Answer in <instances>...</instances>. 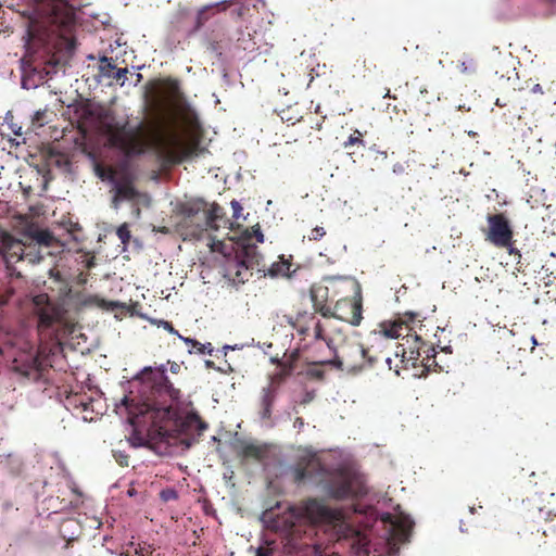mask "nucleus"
Masks as SVG:
<instances>
[{
	"label": "nucleus",
	"instance_id": "864d4df0",
	"mask_svg": "<svg viewBox=\"0 0 556 556\" xmlns=\"http://www.w3.org/2000/svg\"><path fill=\"white\" fill-rule=\"evenodd\" d=\"M170 371L173 374H178V371L180 370V365H178L177 363L173 362L170 363Z\"/></svg>",
	"mask_w": 556,
	"mask_h": 556
},
{
	"label": "nucleus",
	"instance_id": "f3484780",
	"mask_svg": "<svg viewBox=\"0 0 556 556\" xmlns=\"http://www.w3.org/2000/svg\"><path fill=\"white\" fill-rule=\"evenodd\" d=\"M134 182V174L126 166H122L117 179L113 182L114 197L112 204L115 208L118 207L122 201H134L139 198L140 193L135 188Z\"/></svg>",
	"mask_w": 556,
	"mask_h": 556
},
{
	"label": "nucleus",
	"instance_id": "cd10ccee",
	"mask_svg": "<svg viewBox=\"0 0 556 556\" xmlns=\"http://www.w3.org/2000/svg\"><path fill=\"white\" fill-rule=\"evenodd\" d=\"M205 215L207 216V228L218 229L217 222L223 218L224 210L216 203H213L207 210L205 207Z\"/></svg>",
	"mask_w": 556,
	"mask_h": 556
},
{
	"label": "nucleus",
	"instance_id": "f704fd0d",
	"mask_svg": "<svg viewBox=\"0 0 556 556\" xmlns=\"http://www.w3.org/2000/svg\"><path fill=\"white\" fill-rule=\"evenodd\" d=\"M354 144H359V146H365V142H364V139H363V134L355 129L348 138L346 141H344L343 143V147L344 149H348L349 147L351 146H354Z\"/></svg>",
	"mask_w": 556,
	"mask_h": 556
},
{
	"label": "nucleus",
	"instance_id": "9d476101",
	"mask_svg": "<svg viewBox=\"0 0 556 556\" xmlns=\"http://www.w3.org/2000/svg\"><path fill=\"white\" fill-rule=\"evenodd\" d=\"M33 312L38 317V329L46 330L53 325H61L70 332L74 331V325L67 319L64 307L50 300L47 293H40L33 298Z\"/></svg>",
	"mask_w": 556,
	"mask_h": 556
},
{
	"label": "nucleus",
	"instance_id": "c756f323",
	"mask_svg": "<svg viewBox=\"0 0 556 556\" xmlns=\"http://www.w3.org/2000/svg\"><path fill=\"white\" fill-rule=\"evenodd\" d=\"M291 263L283 257L280 261L274 262L267 269V274L270 277L289 276Z\"/></svg>",
	"mask_w": 556,
	"mask_h": 556
},
{
	"label": "nucleus",
	"instance_id": "8fccbe9b",
	"mask_svg": "<svg viewBox=\"0 0 556 556\" xmlns=\"http://www.w3.org/2000/svg\"><path fill=\"white\" fill-rule=\"evenodd\" d=\"M506 250H508V253L510 255H515V256H518L519 258L521 257V253L518 249L514 248L513 244L509 245L508 248H505Z\"/></svg>",
	"mask_w": 556,
	"mask_h": 556
},
{
	"label": "nucleus",
	"instance_id": "e433bc0d",
	"mask_svg": "<svg viewBox=\"0 0 556 556\" xmlns=\"http://www.w3.org/2000/svg\"><path fill=\"white\" fill-rule=\"evenodd\" d=\"M115 68L116 66L114 65L112 58L102 56L100 59V71L103 75L110 76V73Z\"/></svg>",
	"mask_w": 556,
	"mask_h": 556
},
{
	"label": "nucleus",
	"instance_id": "c03bdc74",
	"mask_svg": "<svg viewBox=\"0 0 556 556\" xmlns=\"http://www.w3.org/2000/svg\"><path fill=\"white\" fill-rule=\"evenodd\" d=\"M314 333H315V338L318 339V340H324V329H323V326L319 321H317L315 324V327H314Z\"/></svg>",
	"mask_w": 556,
	"mask_h": 556
},
{
	"label": "nucleus",
	"instance_id": "1a4fd4ad",
	"mask_svg": "<svg viewBox=\"0 0 556 556\" xmlns=\"http://www.w3.org/2000/svg\"><path fill=\"white\" fill-rule=\"evenodd\" d=\"M333 283L342 285L352 295L336 301L331 311V318L345 321L352 326H359L363 320V295L362 287L353 278H328Z\"/></svg>",
	"mask_w": 556,
	"mask_h": 556
},
{
	"label": "nucleus",
	"instance_id": "5701e85b",
	"mask_svg": "<svg viewBox=\"0 0 556 556\" xmlns=\"http://www.w3.org/2000/svg\"><path fill=\"white\" fill-rule=\"evenodd\" d=\"M278 394V391L270 387H265L262 389L260 403L262 406V417L263 418H269L271 415V407L276 400V396Z\"/></svg>",
	"mask_w": 556,
	"mask_h": 556
},
{
	"label": "nucleus",
	"instance_id": "9b49d317",
	"mask_svg": "<svg viewBox=\"0 0 556 556\" xmlns=\"http://www.w3.org/2000/svg\"><path fill=\"white\" fill-rule=\"evenodd\" d=\"M206 206L207 204L200 199L179 204L178 214L181 218L177 226L182 236L199 238L207 229Z\"/></svg>",
	"mask_w": 556,
	"mask_h": 556
},
{
	"label": "nucleus",
	"instance_id": "4be33fe9",
	"mask_svg": "<svg viewBox=\"0 0 556 556\" xmlns=\"http://www.w3.org/2000/svg\"><path fill=\"white\" fill-rule=\"evenodd\" d=\"M328 288L327 287H320V288H312L311 289V300L313 303V307L315 312L319 313L325 318H331V311L332 307L328 305L327 299H328Z\"/></svg>",
	"mask_w": 556,
	"mask_h": 556
},
{
	"label": "nucleus",
	"instance_id": "338daca9",
	"mask_svg": "<svg viewBox=\"0 0 556 556\" xmlns=\"http://www.w3.org/2000/svg\"><path fill=\"white\" fill-rule=\"evenodd\" d=\"M399 357H400V353H399V352H396V353H395V358L397 359Z\"/></svg>",
	"mask_w": 556,
	"mask_h": 556
},
{
	"label": "nucleus",
	"instance_id": "f257e3e1",
	"mask_svg": "<svg viewBox=\"0 0 556 556\" xmlns=\"http://www.w3.org/2000/svg\"><path fill=\"white\" fill-rule=\"evenodd\" d=\"M24 17L23 40L27 55L39 48L51 50L64 46L74 49L75 9L64 0H31L21 12Z\"/></svg>",
	"mask_w": 556,
	"mask_h": 556
},
{
	"label": "nucleus",
	"instance_id": "603ef678",
	"mask_svg": "<svg viewBox=\"0 0 556 556\" xmlns=\"http://www.w3.org/2000/svg\"><path fill=\"white\" fill-rule=\"evenodd\" d=\"M531 91H532L533 93H540V94H543V93H544L543 88H542V86H541L540 84H535V85L532 87Z\"/></svg>",
	"mask_w": 556,
	"mask_h": 556
},
{
	"label": "nucleus",
	"instance_id": "a878e982",
	"mask_svg": "<svg viewBox=\"0 0 556 556\" xmlns=\"http://www.w3.org/2000/svg\"><path fill=\"white\" fill-rule=\"evenodd\" d=\"M94 170H96V175L100 179L108 180L113 184L117 179V177L121 173V167L116 168L113 166H105V165L97 164L94 167Z\"/></svg>",
	"mask_w": 556,
	"mask_h": 556
},
{
	"label": "nucleus",
	"instance_id": "052dcab7",
	"mask_svg": "<svg viewBox=\"0 0 556 556\" xmlns=\"http://www.w3.org/2000/svg\"><path fill=\"white\" fill-rule=\"evenodd\" d=\"M159 231L162 233H168V229L166 227L160 228Z\"/></svg>",
	"mask_w": 556,
	"mask_h": 556
},
{
	"label": "nucleus",
	"instance_id": "79ce46f5",
	"mask_svg": "<svg viewBox=\"0 0 556 556\" xmlns=\"http://www.w3.org/2000/svg\"><path fill=\"white\" fill-rule=\"evenodd\" d=\"M256 556H278L277 552L269 546L258 547L256 551Z\"/></svg>",
	"mask_w": 556,
	"mask_h": 556
},
{
	"label": "nucleus",
	"instance_id": "49530a36",
	"mask_svg": "<svg viewBox=\"0 0 556 556\" xmlns=\"http://www.w3.org/2000/svg\"><path fill=\"white\" fill-rule=\"evenodd\" d=\"M135 552H136V554H138L140 556H149V555L152 554V551H151L150 546L136 548Z\"/></svg>",
	"mask_w": 556,
	"mask_h": 556
},
{
	"label": "nucleus",
	"instance_id": "5fc2aeb1",
	"mask_svg": "<svg viewBox=\"0 0 556 556\" xmlns=\"http://www.w3.org/2000/svg\"><path fill=\"white\" fill-rule=\"evenodd\" d=\"M67 406H74V407H79V406H83L84 409H87V406L88 404H84V403H68L66 404Z\"/></svg>",
	"mask_w": 556,
	"mask_h": 556
},
{
	"label": "nucleus",
	"instance_id": "6e6552de",
	"mask_svg": "<svg viewBox=\"0 0 556 556\" xmlns=\"http://www.w3.org/2000/svg\"><path fill=\"white\" fill-rule=\"evenodd\" d=\"M154 149L159 160L169 166L180 164L203 152L197 139L186 141L176 132L157 137L154 141Z\"/></svg>",
	"mask_w": 556,
	"mask_h": 556
},
{
	"label": "nucleus",
	"instance_id": "bb28decb",
	"mask_svg": "<svg viewBox=\"0 0 556 556\" xmlns=\"http://www.w3.org/2000/svg\"><path fill=\"white\" fill-rule=\"evenodd\" d=\"M413 521L408 518H400L394 522L396 535L401 542H406L413 529Z\"/></svg>",
	"mask_w": 556,
	"mask_h": 556
},
{
	"label": "nucleus",
	"instance_id": "a211bd4d",
	"mask_svg": "<svg viewBox=\"0 0 556 556\" xmlns=\"http://www.w3.org/2000/svg\"><path fill=\"white\" fill-rule=\"evenodd\" d=\"M231 450L243 463L248 460L263 462L268 456V447L265 444H255L245 440H235Z\"/></svg>",
	"mask_w": 556,
	"mask_h": 556
},
{
	"label": "nucleus",
	"instance_id": "39448f33",
	"mask_svg": "<svg viewBox=\"0 0 556 556\" xmlns=\"http://www.w3.org/2000/svg\"><path fill=\"white\" fill-rule=\"evenodd\" d=\"M324 490L329 497L337 501L367 494L364 476L348 464H341L329 472Z\"/></svg>",
	"mask_w": 556,
	"mask_h": 556
},
{
	"label": "nucleus",
	"instance_id": "0eeeda50",
	"mask_svg": "<svg viewBox=\"0 0 556 556\" xmlns=\"http://www.w3.org/2000/svg\"><path fill=\"white\" fill-rule=\"evenodd\" d=\"M390 346V342H386L379 333L370 331L368 336L367 346L361 344H352L343 352L345 356L356 366L352 371H361L365 368H371L383 361L389 370H392V358L386 354V350Z\"/></svg>",
	"mask_w": 556,
	"mask_h": 556
},
{
	"label": "nucleus",
	"instance_id": "680f3d73",
	"mask_svg": "<svg viewBox=\"0 0 556 556\" xmlns=\"http://www.w3.org/2000/svg\"><path fill=\"white\" fill-rule=\"evenodd\" d=\"M232 206H233L235 208H236V207L241 208V207H240V205H239V203H238L237 201H232Z\"/></svg>",
	"mask_w": 556,
	"mask_h": 556
},
{
	"label": "nucleus",
	"instance_id": "4d7b16f0",
	"mask_svg": "<svg viewBox=\"0 0 556 556\" xmlns=\"http://www.w3.org/2000/svg\"><path fill=\"white\" fill-rule=\"evenodd\" d=\"M460 70H462L463 73L469 72V67L467 66L466 62H463L460 64Z\"/></svg>",
	"mask_w": 556,
	"mask_h": 556
},
{
	"label": "nucleus",
	"instance_id": "423d86ee",
	"mask_svg": "<svg viewBox=\"0 0 556 556\" xmlns=\"http://www.w3.org/2000/svg\"><path fill=\"white\" fill-rule=\"evenodd\" d=\"M103 127L110 144L121 150L126 156L140 155L146 152L147 140L142 122L130 126L128 121H111Z\"/></svg>",
	"mask_w": 556,
	"mask_h": 556
},
{
	"label": "nucleus",
	"instance_id": "6ab92c4d",
	"mask_svg": "<svg viewBox=\"0 0 556 556\" xmlns=\"http://www.w3.org/2000/svg\"><path fill=\"white\" fill-rule=\"evenodd\" d=\"M414 342L416 343V350L412 351L408 356L413 367H416L418 362L427 369L439 366L435 359L437 350L433 344L427 343L417 334H414Z\"/></svg>",
	"mask_w": 556,
	"mask_h": 556
},
{
	"label": "nucleus",
	"instance_id": "473e14b6",
	"mask_svg": "<svg viewBox=\"0 0 556 556\" xmlns=\"http://www.w3.org/2000/svg\"><path fill=\"white\" fill-rule=\"evenodd\" d=\"M179 339H181L190 348V352L192 350H197V352L199 354L212 355V353H213V346L211 343L203 344V343L197 341L195 339L186 338L182 336H179Z\"/></svg>",
	"mask_w": 556,
	"mask_h": 556
},
{
	"label": "nucleus",
	"instance_id": "72a5a7b5",
	"mask_svg": "<svg viewBox=\"0 0 556 556\" xmlns=\"http://www.w3.org/2000/svg\"><path fill=\"white\" fill-rule=\"evenodd\" d=\"M403 339H406L407 348H402L401 358L399 359V362L403 364V368H406L407 364L410 362L408 361L410 352L416 350V343L414 342V336L410 333L408 337H404Z\"/></svg>",
	"mask_w": 556,
	"mask_h": 556
},
{
	"label": "nucleus",
	"instance_id": "f8f14e48",
	"mask_svg": "<svg viewBox=\"0 0 556 556\" xmlns=\"http://www.w3.org/2000/svg\"><path fill=\"white\" fill-rule=\"evenodd\" d=\"M291 470L293 481L298 484L306 481L319 484L326 481L330 472L314 453L301 455Z\"/></svg>",
	"mask_w": 556,
	"mask_h": 556
},
{
	"label": "nucleus",
	"instance_id": "de8ad7c7",
	"mask_svg": "<svg viewBox=\"0 0 556 556\" xmlns=\"http://www.w3.org/2000/svg\"><path fill=\"white\" fill-rule=\"evenodd\" d=\"M116 457V460L117 463L121 465V466H128V455H123L121 454L119 456H115Z\"/></svg>",
	"mask_w": 556,
	"mask_h": 556
},
{
	"label": "nucleus",
	"instance_id": "ddd939ff",
	"mask_svg": "<svg viewBox=\"0 0 556 556\" xmlns=\"http://www.w3.org/2000/svg\"><path fill=\"white\" fill-rule=\"evenodd\" d=\"M300 528H293L286 538L285 547L288 553L294 556H340L339 554H324L314 543L313 535L315 530L308 526L303 531Z\"/></svg>",
	"mask_w": 556,
	"mask_h": 556
},
{
	"label": "nucleus",
	"instance_id": "4468645a",
	"mask_svg": "<svg viewBox=\"0 0 556 556\" xmlns=\"http://www.w3.org/2000/svg\"><path fill=\"white\" fill-rule=\"evenodd\" d=\"M419 314L406 312L402 317L394 320H383L378 324L377 328L372 330L374 333H379L386 342L390 340L404 338L409 336L413 330L412 324L416 320L419 321Z\"/></svg>",
	"mask_w": 556,
	"mask_h": 556
},
{
	"label": "nucleus",
	"instance_id": "13d9d810",
	"mask_svg": "<svg viewBox=\"0 0 556 556\" xmlns=\"http://www.w3.org/2000/svg\"><path fill=\"white\" fill-rule=\"evenodd\" d=\"M315 113H316V114H318V115H320V116H323V115H321V111H320V105H319V104H317V105L315 106Z\"/></svg>",
	"mask_w": 556,
	"mask_h": 556
},
{
	"label": "nucleus",
	"instance_id": "2eb2a0df",
	"mask_svg": "<svg viewBox=\"0 0 556 556\" xmlns=\"http://www.w3.org/2000/svg\"><path fill=\"white\" fill-rule=\"evenodd\" d=\"M486 240L496 248H508L514 241V231L508 218L503 214H489Z\"/></svg>",
	"mask_w": 556,
	"mask_h": 556
},
{
	"label": "nucleus",
	"instance_id": "bf43d9fd",
	"mask_svg": "<svg viewBox=\"0 0 556 556\" xmlns=\"http://www.w3.org/2000/svg\"><path fill=\"white\" fill-rule=\"evenodd\" d=\"M531 342H532L531 350H533L535 348V345L538 344L535 337L531 338Z\"/></svg>",
	"mask_w": 556,
	"mask_h": 556
},
{
	"label": "nucleus",
	"instance_id": "2f4dec72",
	"mask_svg": "<svg viewBox=\"0 0 556 556\" xmlns=\"http://www.w3.org/2000/svg\"><path fill=\"white\" fill-rule=\"evenodd\" d=\"M279 368L280 369L277 372L270 376L268 384V387L270 388L275 387V390L277 391L279 390L280 386L286 381V379L293 374V371H291L285 366H279Z\"/></svg>",
	"mask_w": 556,
	"mask_h": 556
},
{
	"label": "nucleus",
	"instance_id": "e2e57ef3",
	"mask_svg": "<svg viewBox=\"0 0 556 556\" xmlns=\"http://www.w3.org/2000/svg\"><path fill=\"white\" fill-rule=\"evenodd\" d=\"M135 493H136L135 489H129V490H128V494H129L130 496L135 495Z\"/></svg>",
	"mask_w": 556,
	"mask_h": 556
},
{
	"label": "nucleus",
	"instance_id": "a18cd8bd",
	"mask_svg": "<svg viewBox=\"0 0 556 556\" xmlns=\"http://www.w3.org/2000/svg\"><path fill=\"white\" fill-rule=\"evenodd\" d=\"M100 305L102 307L110 308V309H114L115 307H124V305L118 302H106L104 300L101 301Z\"/></svg>",
	"mask_w": 556,
	"mask_h": 556
},
{
	"label": "nucleus",
	"instance_id": "b1692460",
	"mask_svg": "<svg viewBox=\"0 0 556 556\" xmlns=\"http://www.w3.org/2000/svg\"><path fill=\"white\" fill-rule=\"evenodd\" d=\"M15 369L28 378H38L42 370V361L38 355L31 356L28 364L16 366Z\"/></svg>",
	"mask_w": 556,
	"mask_h": 556
},
{
	"label": "nucleus",
	"instance_id": "3c124183",
	"mask_svg": "<svg viewBox=\"0 0 556 556\" xmlns=\"http://www.w3.org/2000/svg\"><path fill=\"white\" fill-rule=\"evenodd\" d=\"M305 422H304V419L302 417H296L295 420H294V427L295 428H299V429H302L304 427Z\"/></svg>",
	"mask_w": 556,
	"mask_h": 556
},
{
	"label": "nucleus",
	"instance_id": "dca6fc26",
	"mask_svg": "<svg viewBox=\"0 0 556 556\" xmlns=\"http://www.w3.org/2000/svg\"><path fill=\"white\" fill-rule=\"evenodd\" d=\"M303 510L314 521L337 523L343 520L341 509L331 508L323 500L307 498L303 502Z\"/></svg>",
	"mask_w": 556,
	"mask_h": 556
},
{
	"label": "nucleus",
	"instance_id": "20e7f679",
	"mask_svg": "<svg viewBox=\"0 0 556 556\" xmlns=\"http://www.w3.org/2000/svg\"><path fill=\"white\" fill-rule=\"evenodd\" d=\"M166 367H146L138 375L143 388L150 392L140 404L139 414L148 416L153 426H159L164 420L174 418L177 414L175 406L179 404L181 391L173 386L166 376Z\"/></svg>",
	"mask_w": 556,
	"mask_h": 556
},
{
	"label": "nucleus",
	"instance_id": "aec40b11",
	"mask_svg": "<svg viewBox=\"0 0 556 556\" xmlns=\"http://www.w3.org/2000/svg\"><path fill=\"white\" fill-rule=\"evenodd\" d=\"M325 365H333L341 370L346 369L349 371H352L351 369H354L356 367L353 364V362L345 356L343 352L342 355H337L331 361L311 364L308 368L304 371V375L309 379L321 381L325 378V370L321 367ZM296 374L302 375L303 371H296Z\"/></svg>",
	"mask_w": 556,
	"mask_h": 556
},
{
	"label": "nucleus",
	"instance_id": "09e8293b",
	"mask_svg": "<svg viewBox=\"0 0 556 556\" xmlns=\"http://www.w3.org/2000/svg\"><path fill=\"white\" fill-rule=\"evenodd\" d=\"M326 116L323 115L320 116V118H318L313 125H312V128L316 129V130H320L321 127H323V123L325 121Z\"/></svg>",
	"mask_w": 556,
	"mask_h": 556
},
{
	"label": "nucleus",
	"instance_id": "6e6d98bb",
	"mask_svg": "<svg viewBox=\"0 0 556 556\" xmlns=\"http://www.w3.org/2000/svg\"><path fill=\"white\" fill-rule=\"evenodd\" d=\"M294 328L298 330V332L300 334H305L307 332V330H308L307 328H304V327H299L298 328L296 326H294Z\"/></svg>",
	"mask_w": 556,
	"mask_h": 556
},
{
	"label": "nucleus",
	"instance_id": "37998d69",
	"mask_svg": "<svg viewBox=\"0 0 556 556\" xmlns=\"http://www.w3.org/2000/svg\"><path fill=\"white\" fill-rule=\"evenodd\" d=\"M116 72L115 74L113 75V77L116 79V80H125L126 79V76H127V73H128V70L126 67L124 68H115Z\"/></svg>",
	"mask_w": 556,
	"mask_h": 556
},
{
	"label": "nucleus",
	"instance_id": "7ed1b4c3",
	"mask_svg": "<svg viewBox=\"0 0 556 556\" xmlns=\"http://www.w3.org/2000/svg\"><path fill=\"white\" fill-rule=\"evenodd\" d=\"M253 237L257 242L264 241L263 232L256 228L252 230V233L247 230L242 238L237 242H230L229 247L223 241L212 244L213 251L223 253V276L232 285H243L252 277L254 270L266 271L263 257L256 244L252 243Z\"/></svg>",
	"mask_w": 556,
	"mask_h": 556
},
{
	"label": "nucleus",
	"instance_id": "c85d7f7f",
	"mask_svg": "<svg viewBox=\"0 0 556 556\" xmlns=\"http://www.w3.org/2000/svg\"><path fill=\"white\" fill-rule=\"evenodd\" d=\"M164 94L169 99H176L180 93L179 81L175 78L167 77L161 80Z\"/></svg>",
	"mask_w": 556,
	"mask_h": 556
},
{
	"label": "nucleus",
	"instance_id": "a19ab883",
	"mask_svg": "<svg viewBox=\"0 0 556 556\" xmlns=\"http://www.w3.org/2000/svg\"><path fill=\"white\" fill-rule=\"evenodd\" d=\"M155 324L159 326V327H163L165 330H167L168 332L173 333V334H176V336H180L179 332L174 328L173 324L170 321H167V320H157L155 321Z\"/></svg>",
	"mask_w": 556,
	"mask_h": 556
},
{
	"label": "nucleus",
	"instance_id": "393cba45",
	"mask_svg": "<svg viewBox=\"0 0 556 556\" xmlns=\"http://www.w3.org/2000/svg\"><path fill=\"white\" fill-rule=\"evenodd\" d=\"M301 354L299 350H293L291 353L287 354L285 353L282 359H279L277 357H271V362L277 364L278 366H285L291 371L295 372L299 368V361H300Z\"/></svg>",
	"mask_w": 556,
	"mask_h": 556
},
{
	"label": "nucleus",
	"instance_id": "4c0bfd02",
	"mask_svg": "<svg viewBox=\"0 0 556 556\" xmlns=\"http://www.w3.org/2000/svg\"><path fill=\"white\" fill-rule=\"evenodd\" d=\"M160 497L164 502L176 501L178 498V493L176 490L167 488L160 492Z\"/></svg>",
	"mask_w": 556,
	"mask_h": 556
},
{
	"label": "nucleus",
	"instance_id": "7c9ffc66",
	"mask_svg": "<svg viewBox=\"0 0 556 556\" xmlns=\"http://www.w3.org/2000/svg\"><path fill=\"white\" fill-rule=\"evenodd\" d=\"M237 47L248 52H254L257 50V43L249 31L240 33V36L237 38Z\"/></svg>",
	"mask_w": 556,
	"mask_h": 556
},
{
	"label": "nucleus",
	"instance_id": "58836bf2",
	"mask_svg": "<svg viewBox=\"0 0 556 556\" xmlns=\"http://www.w3.org/2000/svg\"><path fill=\"white\" fill-rule=\"evenodd\" d=\"M325 236H326V230L324 229V227L317 226L311 230L307 238L311 241H318L321 238H324Z\"/></svg>",
	"mask_w": 556,
	"mask_h": 556
},
{
	"label": "nucleus",
	"instance_id": "69168bd1",
	"mask_svg": "<svg viewBox=\"0 0 556 556\" xmlns=\"http://www.w3.org/2000/svg\"><path fill=\"white\" fill-rule=\"evenodd\" d=\"M476 511V508L475 507H471L470 508V513L473 514Z\"/></svg>",
	"mask_w": 556,
	"mask_h": 556
},
{
	"label": "nucleus",
	"instance_id": "ea45409f",
	"mask_svg": "<svg viewBox=\"0 0 556 556\" xmlns=\"http://www.w3.org/2000/svg\"><path fill=\"white\" fill-rule=\"evenodd\" d=\"M47 111L46 110H39L35 113L33 123L38 126H43L47 122L46 119Z\"/></svg>",
	"mask_w": 556,
	"mask_h": 556
},
{
	"label": "nucleus",
	"instance_id": "f03ea898",
	"mask_svg": "<svg viewBox=\"0 0 556 556\" xmlns=\"http://www.w3.org/2000/svg\"><path fill=\"white\" fill-rule=\"evenodd\" d=\"M20 235L21 239L5 231L0 235V262L11 271V275L14 270L13 264L20 261H28L30 264L39 263L43 260L41 249L50 248L56 242L49 229L34 222L23 225ZM11 296L12 291H2V285H0V306L5 305Z\"/></svg>",
	"mask_w": 556,
	"mask_h": 556
},
{
	"label": "nucleus",
	"instance_id": "0e129e2a",
	"mask_svg": "<svg viewBox=\"0 0 556 556\" xmlns=\"http://www.w3.org/2000/svg\"><path fill=\"white\" fill-rule=\"evenodd\" d=\"M394 371H395L396 375H400V369H399V365L397 364L394 367Z\"/></svg>",
	"mask_w": 556,
	"mask_h": 556
},
{
	"label": "nucleus",
	"instance_id": "c9c22d12",
	"mask_svg": "<svg viewBox=\"0 0 556 556\" xmlns=\"http://www.w3.org/2000/svg\"><path fill=\"white\" fill-rule=\"evenodd\" d=\"M116 235H117L118 239L121 240V242L124 245H127L129 243V241H130V238H131V233H130L128 224L127 223L122 224L116 229Z\"/></svg>",
	"mask_w": 556,
	"mask_h": 556
},
{
	"label": "nucleus",
	"instance_id": "412c9836",
	"mask_svg": "<svg viewBox=\"0 0 556 556\" xmlns=\"http://www.w3.org/2000/svg\"><path fill=\"white\" fill-rule=\"evenodd\" d=\"M235 1L236 0H222L200 8L197 12L193 30L197 31L201 29L215 14L226 11Z\"/></svg>",
	"mask_w": 556,
	"mask_h": 556
}]
</instances>
